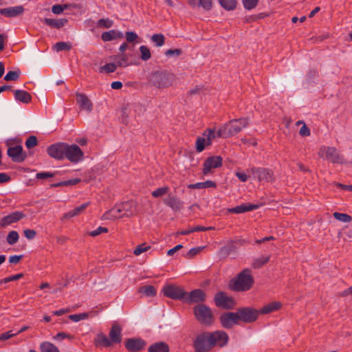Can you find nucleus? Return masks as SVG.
Masks as SVG:
<instances>
[{"label": "nucleus", "instance_id": "a19ab883", "mask_svg": "<svg viewBox=\"0 0 352 352\" xmlns=\"http://www.w3.org/2000/svg\"><path fill=\"white\" fill-rule=\"evenodd\" d=\"M333 215L335 219L342 222L349 223L351 222L352 220L351 216H350L348 214L336 212L333 213Z\"/></svg>", "mask_w": 352, "mask_h": 352}, {"label": "nucleus", "instance_id": "8fccbe9b", "mask_svg": "<svg viewBox=\"0 0 352 352\" xmlns=\"http://www.w3.org/2000/svg\"><path fill=\"white\" fill-rule=\"evenodd\" d=\"M151 246L147 245L146 243H144L139 245H138L135 249L133 250V254L136 256L140 255V254L146 252L150 250Z\"/></svg>", "mask_w": 352, "mask_h": 352}, {"label": "nucleus", "instance_id": "bf43d9fd", "mask_svg": "<svg viewBox=\"0 0 352 352\" xmlns=\"http://www.w3.org/2000/svg\"><path fill=\"white\" fill-rule=\"evenodd\" d=\"M108 232V229L105 227H98L96 230L89 232V235L91 236H96L101 233H107Z\"/></svg>", "mask_w": 352, "mask_h": 352}, {"label": "nucleus", "instance_id": "393cba45", "mask_svg": "<svg viewBox=\"0 0 352 352\" xmlns=\"http://www.w3.org/2000/svg\"><path fill=\"white\" fill-rule=\"evenodd\" d=\"M258 208V205L251 204H241L240 206H237L236 207L228 209L229 212L235 213V214H241L248 211H252L256 210Z\"/></svg>", "mask_w": 352, "mask_h": 352}, {"label": "nucleus", "instance_id": "aec40b11", "mask_svg": "<svg viewBox=\"0 0 352 352\" xmlns=\"http://www.w3.org/2000/svg\"><path fill=\"white\" fill-rule=\"evenodd\" d=\"M76 102L79 105L81 110H85L87 112H91L93 109V103L90 99L85 94L76 93Z\"/></svg>", "mask_w": 352, "mask_h": 352}, {"label": "nucleus", "instance_id": "473e14b6", "mask_svg": "<svg viewBox=\"0 0 352 352\" xmlns=\"http://www.w3.org/2000/svg\"><path fill=\"white\" fill-rule=\"evenodd\" d=\"M219 5L227 11H232L236 8L237 0H218Z\"/></svg>", "mask_w": 352, "mask_h": 352}, {"label": "nucleus", "instance_id": "7ed1b4c3", "mask_svg": "<svg viewBox=\"0 0 352 352\" xmlns=\"http://www.w3.org/2000/svg\"><path fill=\"white\" fill-rule=\"evenodd\" d=\"M175 75L168 70H157L151 73L148 82L158 89L171 87L175 81Z\"/></svg>", "mask_w": 352, "mask_h": 352}, {"label": "nucleus", "instance_id": "c9c22d12", "mask_svg": "<svg viewBox=\"0 0 352 352\" xmlns=\"http://www.w3.org/2000/svg\"><path fill=\"white\" fill-rule=\"evenodd\" d=\"M41 352H60L58 349L49 342H42L40 345Z\"/></svg>", "mask_w": 352, "mask_h": 352}, {"label": "nucleus", "instance_id": "58836bf2", "mask_svg": "<svg viewBox=\"0 0 352 352\" xmlns=\"http://www.w3.org/2000/svg\"><path fill=\"white\" fill-rule=\"evenodd\" d=\"M151 40L157 47H161L165 43V37L161 33L152 35Z\"/></svg>", "mask_w": 352, "mask_h": 352}, {"label": "nucleus", "instance_id": "1a4fd4ad", "mask_svg": "<svg viewBox=\"0 0 352 352\" xmlns=\"http://www.w3.org/2000/svg\"><path fill=\"white\" fill-rule=\"evenodd\" d=\"M65 158L72 163H78L83 160L84 153L78 145H70L66 143L64 159Z\"/></svg>", "mask_w": 352, "mask_h": 352}, {"label": "nucleus", "instance_id": "f8f14e48", "mask_svg": "<svg viewBox=\"0 0 352 352\" xmlns=\"http://www.w3.org/2000/svg\"><path fill=\"white\" fill-rule=\"evenodd\" d=\"M163 292L164 296L166 297L174 300L183 299L184 301V298L187 294V292H185L181 287L175 285H168L164 286L163 288Z\"/></svg>", "mask_w": 352, "mask_h": 352}, {"label": "nucleus", "instance_id": "13d9d810", "mask_svg": "<svg viewBox=\"0 0 352 352\" xmlns=\"http://www.w3.org/2000/svg\"><path fill=\"white\" fill-rule=\"evenodd\" d=\"M55 176V173L50 172H41L36 175V178L38 179H45L47 178L53 177Z\"/></svg>", "mask_w": 352, "mask_h": 352}, {"label": "nucleus", "instance_id": "338daca9", "mask_svg": "<svg viewBox=\"0 0 352 352\" xmlns=\"http://www.w3.org/2000/svg\"><path fill=\"white\" fill-rule=\"evenodd\" d=\"M299 134L302 137H307L310 135V129L305 124H303L302 126L300 129Z\"/></svg>", "mask_w": 352, "mask_h": 352}, {"label": "nucleus", "instance_id": "4c0bfd02", "mask_svg": "<svg viewBox=\"0 0 352 352\" xmlns=\"http://www.w3.org/2000/svg\"><path fill=\"white\" fill-rule=\"evenodd\" d=\"M270 256H262L261 258H258L254 259L252 263V267L254 269H258L261 267L263 265L266 264L270 261Z\"/></svg>", "mask_w": 352, "mask_h": 352}, {"label": "nucleus", "instance_id": "a18cd8bd", "mask_svg": "<svg viewBox=\"0 0 352 352\" xmlns=\"http://www.w3.org/2000/svg\"><path fill=\"white\" fill-rule=\"evenodd\" d=\"M20 71H10L4 77V80L6 81H16L19 79L20 76Z\"/></svg>", "mask_w": 352, "mask_h": 352}, {"label": "nucleus", "instance_id": "4468645a", "mask_svg": "<svg viewBox=\"0 0 352 352\" xmlns=\"http://www.w3.org/2000/svg\"><path fill=\"white\" fill-rule=\"evenodd\" d=\"M206 300V293L200 289H194L190 293H187L184 298V302L192 304V303H199L205 302Z\"/></svg>", "mask_w": 352, "mask_h": 352}, {"label": "nucleus", "instance_id": "680f3d73", "mask_svg": "<svg viewBox=\"0 0 352 352\" xmlns=\"http://www.w3.org/2000/svg\"><path fill=\"white\" fill-rule=\"evenodd\" d=\"M138 36L134 32H126V40L129 43H132L136 41Z\"/></svg>", "mask_w": 352, "mask_h": 352}, {"label": "nucleus", "instance_id": "dca6fc26", "mask_svg": "<svg viewBox=\"0 0 352 352\" xmlns=\"http://www.w3.org/2000/svg\"><path fill=\"white\" fill-rule=\"evenodd\" d=\"M8 155L14 162H23L27 157V155L23 151V147L20 145L9 147L7 151Z\"/></svg>", "mask_w": 352, "mask_h": 352}, {"label": "nucleus", "instance_id": "7c9ffc66", "mask_svg": "<svg viewBox=\"0 0 352 352\" xmlns=\"http://www.w3.org/2000/svg\"><path fill=\"white\" fill-rule=\"evenodd\" d=\"M88 203H85L81 204L80 206L74 208L73 210L69 211L68 212L64 214L63 216L62 219H69L72 217H74V216H76L79 214H80L88 206Z\"/></svg>", "mask_w": 352, "mask_h": 352}, {"label": "nucleus", "instance_id": "9d476101", "mask_svg": "<svg viewBox=\"0 0 352 352\" xmlns=\"http://www.w3.org/2000/svg\"><path fill=\"white\" fill-rule=\"evenodd\" d=\"M214 302L217 307L225 309H232L236 305L234 299L224 292H217L214 296Z\"/></svg>", "mask_w": 352, "mask_h": 352}, {"label": "nucleus", "instance_id": "0eeeda50", "mask_svg": "<svg viewBox=\"0 0 352 352\" xmlns=\"http://www.w3.org/2000/svg\"><path fill=\"white\" fill-rule=\"evenodd\" d=\"M193 312L196 319L204 324H211L213 321V314L210 308L204 304L194 307Z\"/></svg>", "mask_w": 352, "mask_h": 352}, {"label": "nucleus", "instance_id": "f3484780", "mask_svg": "<svg viewBox=\"0 0 352 352\" xmlns=\"http://www.w3.org/2000/svg\"><path fill=\"white\" fill-rule=\"evenodd\" d=\"M222 161L223 159L220 156L208 157L204 164L203 174L207 175L210 173L212 168L221 166Z\"/></svg>", "mask_w": 352, "mask_h": 352}, {"label": "nucleus", "instance_id": "4be33fe9", "mask_svg": "<svg viewBox=\"0 0 352 352\" xmlns=\"http://www.w3.org/2000/svg\"><path fill=\"white\" fill-rule=\"evenodd\" d=\"M119 208L124 217H131L133 215L136 211V206L133 201H124L118 204Z\"/></svg>", "mask_w": 352, "mask_h": 352}, {"label": "nucleus", "instance_id": "e433bc0d", "mask_svg": "<svg viewBox=\"0 0 352 352\" xmlns=\"http://www.w3.org/2000/svg\"><path fill=\"white\" fill-rule=\"evenodd\" d=\"M139 292L145 294L146 296H154L156 295V289L152 285H145L139 289Z\"/></svg>", "mask_w": 352, "mask_h": 352}, {"label": "nucleus", "instance_id": "864d4df0", "mask_svg": "<svg viewBox=\"0 0 352 352\" xmlns=\"http://www.w3.org/2000/svg\"><path fill=\"white\" fill-rule=\"evenodd\" d=\"M67 8H68V5H67V4H64V5L56 4L52 6V11L54 14H60Z\"/></svg>", "mask_w": 352, "mask_h": 352}, {"label": "nucleus", "instance_id": "3c124183", "mask_svg": "<svg viewBox=\"0 0 352 352\" xmlns=\"http://www.w3.org/2000/svg\"><path fill=\"white\" fill-rule=\"evenodd\" d=\"M89 316L87 313H82L79 314L69 315V318L74 322H78L82 320L87 319Z\"/></svg>", "mask_w": 352, "mask_h": 352}, {"label": "nucleus", "instance_id": "20e7f679", "mask_svg": "<svg viewBox=\"0 0 352 352\" xmlns=\"http://www.w3.org/2000/svg\"><path fill=\"white\" fill-rule=\"evenodd\" d=\"M254 283L251 270L245 268L231 280L230 288L234 292H246L252 288Z\"/></svg>", "mask_w": 352, "mask_h": 352}, {"label": "nucleus", "instance_id": "cd10ccee", "mask_svg": "<svg viewBox=\"0 0 352 352\" xmlns=\"http://www.w3.org/2000/svg\"><path fill=\"white\" fill-rule=\"evenodd\" d=\"M43 21L48 26L56 29H60L65 25L67 23V19H48L45 18L43 20Z\"/></svg>", "mask_w": 352, "mask_h": 352}, {"label": "nucleus", "instance_id": "5701e85b", "mask_svg": "<svg viewBox=\"0 0 352 352\" xmlns=\"http://www.w3.org/2000/svg\"><path fill=\"white\" fill-rule=\"evenodd\" d=\"M24 11L23 6H14L2 8L0 10L1 14L7 16V17H14L21 14H22Z\"/></svg>", "mask_w": 352, "mask_h": 352}, {"label": "nucleus", "instance_id": "49530a36", "mask_svg": "<svg viewBox=\"0 0 352 352\" xmlns=\"http://www.w3.org/2000/svg\"><path fill=\"white\" fill-rule=\"evenodd\" d=\"M258 1L259 0H242L244 8L248 10H251L255 8L258 5Z\"/></svg>", "mask_w": 352, "mask_h": 352}, {"label": "nucleus", "instance_id": "5fc2aeb1", "mask_svg": "<svg viewBox=\"0 0 352 352\" xmlns=\"http://www.w3.org/2000/svg\"><path fill=\"white\" fill-rule=\"evenodd\" d=\"M199 7L202 8L206 11H209L212 8L213 0H199Z\"/></svg>", "mask_w": 352, "mask_h": 352}, {"label": "nucleus", "instance_id": "f03ea898", "mask_svg": "<svg viewBox=\"0 0 352 352\" xmlns=\"http://www.w3.org/2000/svg\"><path fill=\"white\" fill-rule=\"evenodd\" d=\"M228 342V334L223 331H216L212 333L204 332L198 335L193 343L196 352H206L215 346L223 347Z\"/></svg>", "mask_w": 352, "mask_h": 352}, {"label": "nucleus", "instance_id": "09e8293b", "mask_svg": "<svg viewBox=\"0 0 352 352\" xmlns=\"http://www.w3.org/2000/svg\"><path fill=\"white\" fill-rule=\"evenodd\" d=\"M116 65L120 67H125L130 65L128 60V57L126 54H122V56H118L116 58Z\"/></svg>", "mask_w": 352, "mask_h": 352}, {"label": "nucleus", "instance_id": "69168bd1", "mask_svg": "<svg viewBox=\"0 0 352 352\" xmlns=\"http://www.w3.org/2000/svg\"><path fill=\"white\" fill-rule=\"evenodd\" d=\"M24 236L29 240L33 239L36 235V232L34 230L26 229L23 231Z\"/></svg>", "mask_w": 352, "mask_h": 352}, {"label": "nucleus", "instance_id": "a211bd4d", "mask_svg": "<svg viewBox=\"0 0 352 352\" xmlns=\"http://www.w3.org/2000/svg\"><path fill=\"white\" fill-rule=\"evenodd\" d=\"M221 325L226 329H230L234 324H239V320L236 312H228L220 316Z\"/></svg>", "mask_w": 352, "mask_h": 352}, {"label": "nucleus", "instance_id": "4d7b16f0", "mask_svg": "<svg viewBox=\"0 0 352 352\" xmlns=\"http://www.w3.org/2000/svg\"><path fill=\"white\" fill-rule=\"evenodd\" d=\"M23 274H16V275H14V276L6 277V278H5L3 279H1L0 280V283L1 284H2V283H9L10 281L16 280L20 279L21 277H23Z\"/></svg>", "mask_w": 352, "mask_h": 352}, {"label": "nucleus", "instance_id": "6e6552de", "mask_svg": "<svg viewBox=\"0 0 352 352\" xmlns=\"http://www.w3.org/2000/svg\"><path fill=\"white\" fill-rule=\"evenodd\" d=\"M236 314L239 323H252L257 320L259 316L258 310L250 307L239 308Z\"/></svg>", "mask_w": 352, "mask_h": 352}, {"label": "nucleus", "instance_id": "bb28decb", "mask_svg": "<svg viewBox=\"0 0 352 352\" xmlns=\"http://www.w3.org/2000/svg\"><path fill=\"white\" fill-rule=\"evenodd\" d=\"M16 100L23 103L28 104L32 101V96L26 91L16 89L14 91Z\"/></svg>", "mask_w": 352, "mask_h": 352}, {"label": "nucleus", "instance_id": "412c9836", "mask_svg": "<svg viewBox=\"0 0 352 352\" xmlns=\"http://www.w3.org/2000/svg\"><path fill=\"white\" fill-rule=\"evenodd\" d=\"M164 204L170 207L174 211H180L183 207L184 204L179 199L172 195L164 199Z\"/></svg>", "mask_w": 352, "mask_h": 352}, {"label": "nucleus", "instance_id": "9b49d317", "mask_svg": "<svg viewBox=\"0 0 352 352\" xmlns=\"http://www.w3.org/2000/svg\"><path fill=\"white\" fill-rule=\"evenodd\" d=\"M248 171L260 182H272L274 180L273 171L268 168L253 167Z\"/></svg>", "mask_w": 352, "mask_h": 352}, {"label": "nucleus", "instance_id": "39448f33", "mask_svg": "<svg viewBox=\"0 0 352 352\" xmlns=\"http://www.w3.org/2000/svg\"><path fill=\"white\" fill-rule=\"evenodd\" d=\"M122 341V327L117 323L112 324L109 338L103 334L99 333L95 340L96 345H101L105 347L111 346L115 344H119Z\"/></svg>", "mask_w": 352, "mask_h": 352}, {"label": "nucleus", "instance_id": "de8ad7c7", "mask_svg": "<svg viewBox=\"0 0 352 352\" xmlns=\"http://www.w3.org/2000/svg\"><path fill=\"white\" fill-rule=\"evenodd\" d=\"M116 68V63H107L100 67V72L111 73L115 72Z\"/></svg>", "mask_w": 352, "mask_h": 352}, {"label": "nucleus", "instance_id": "2f4dec72", "mask_svg": "<svg viewBox=\"0 0 352 352\" xmlns=\"http://www.w3.org/2000/svg\"><path fill=\"white\" fill-rule=\"evenodd\" d=\"M216 186L217 185L215 182L208 180L204 182H198L196 184H190L188 186V188L192 189H202L208 188H215Z\"/></svg>", "mask_w": 352, "mask_h": 352}, {"label": "nucleus", "instance_id": "2eb2a0df", "mask_svg": "<svg viewBox=\"0 0 352 352\" xmlns=\"http://www.w3.org/2000/svg\"><path fill=\"white\" fill-rule=\"evenodd\" d=\"M25 217V214L21 211H14L2 217L0 220V228H6L8 226L16 223Z\"/></svg>", "mask_w": 352, "mask_h": 352}, {"label": "nucleus", "instance_id": "052dcab7", "mask_svg": "<svg viewBox=\"0 0 352 352\" xmlns=\"http://www.w3.org/2000/svg\"><path fill=\"white\" fill-rule=\"evenodd\" d=\"M128 118H129V113L127 111V109L125 107L122 108L121 116H120V120H121L122 123L126 125L128 124Z\"/></svg>", "mask_w": 352, "mask_h": 352}, {"label": "nucleus", "instance_id": "79ce46f5", "mask_svg": "<svg viewBox=\"0 0 352 352\" xmlns=\"http://www.w3.org/2000/svg\"><path fill=\"white\" fill-rule=\"evenodd\" d=\"M140 58L142 60H148L151 57L150 50L145 45H141L140 47Z\"/></svg>", "mask_w": 352, "mask_h": 352}, {"label": "nucleus", "instance_id": "f257e3e1", "mask_svg": "<svg viewBox=\"0 0 352 352\" xmlns=\"http://www.w3.org/2000/svg\"><path fill=\"white\" fill-rule=\"evenodd\" d=\"M250 120L248 118L233 119L228 123L220 126L219 130L216 127L206 129L202 136H199L195 142L196 151L198 153L202 152L206 146H210L212 140L216 138H230L235 135L248 126Z\"/></svg>", "mask_w": 352, "mask_h": 352}, {"label": "nucleus", "instance_id": "774afa93", "mask_svg": "<svg viewBox=\"0 0 352 352\" xmlns=\"http://www.w3.org/2000/svg\"><path fill=\"white\" fill-rule=\"evenodd\" d=\"M16 336L15 333H11V331H8L0 335V341L7 340L14 336Z\"/></svg>", "mask_w": 352, "mask_h": 352}, {"label": "nucleus", "instance_id": "72a5a7b5", "mask_svg": "<svg viewBox=\"0 0 352 352\" xmlns=\"http://www.w3.org/2000/svg\"><path fill=\"white\" fill-rule=\"evenodd\" d=\"M122 34L121 32H116V30H110L109 32H104L102 34L101 38L104 41H110L117 38H122Z\"/></svg>", "mask_w": 352, "mask_h": 352}, {"label": "nucleus", "instance_id": "f704fd0d", "mask_svg": "<svg viewBox=\"0 0 352 352\" xmlns=\"http://www.w3.org/2000/svg\"><path fill=\"white\" fill-rule=\"evenodd\" d=\"M81 181L80 179L74 178L66 181L60 182L58 183L51 184L52 188H56L60 186H74L80 183Z\"/></svg>", "mask_w": 352, "mask_h": 352}, {"label": "nucleus", "instance_id": "ea45409f", "mask_svg": "<svg viewBox=\"0 0 352 352\" xmlns=\"http://www.w3.org/2000/svg\"><path fill=\"white\" fill-rule=\"evenodd\" d=\"M54 50L56 52L69 51L72 49V45L65 42H58L54 45Z\"/></svg>", "mask_w": 352, "mask_h": 352}, {"label": "nucleus", "instance_id": "a878e982", "mask_svg": "<svg viewBox=\"0 0 352 352\" xmlns=\"http://www.w3.org/2000/svg\"><path fill=\"white\" fill-rule=\"evenodd\" d=\"M237 247L235 245L232 240H230L224 246L221 247L219 250V255L221 258H226L232 252L236 251Z\"/></svg>", "mask_w": 352, "mask_h": 352}, {"label": "nucleus", "instance_id": "0e129e2a", "mask_svg": "<svg viewBox=\"0 0 352 352\" xmlns=\"http://www.w3.org/2000/svg\"><path fill=\"white\" fill-rule=\"evenodd\" d=\"M182 51L180 49H170L166 51L165 55L167 56H179L182 54Z\"/></svg>", "mask_w": 352, "mask_h": 352}, {"label": "nucleus", "instance_id": "ddd939ff", "mask_svg": "<svg viewBox=\"0 0 352 352\" xmlns=\"http://www.w3.org/2000/svg\"><path fill=\"white\" fill-rule=\"evenodd\" d=\"M66 143L58 142L47 147V154L58 160L64 159Z\"/></svg>", "mask_w": 352, "mask_h": 352}, {"label": "nucleus", "instance_id": "423d86ee", "mask_svg": "<svg viewBox=\"0 0 352 352\" xmlns=\"http://www.w3.org/2000/svg\"><path fill=\"white\" fill-rule=\"evenodd\" d=\"M318 155L333 164H344V156L333 146H322L320 147Z\"/></svg>", "mask_w": 352, "mask_h": 352}, {"label": "nucleus", "instance_id": "37998d69", "mask_svg": "<svg viewBox=\"0 0 352 352\" xmlns=\"http://www.w3.org/2000/svg\"><path fill=\"white\" fill-rule=\"evenodd\" d=\"M19 235L16 231H10L6 238L7 243L10 245H14L19 241Z\"/></svg>", "mask_w": 352, "mask_h": 352}, {"label": "nucleus", "instance_id": "6ab92c4d", "mask_svg": "<svg viewBox=\"0 0 352 352\" xmlns=\"http://www.w3.org/2000/svg\"><path fill=\"white\" fill-rule=\"evenodd\" d=\"M146 342L141 338H129L125 342L126 349L131 352H138L146 346Z\"/></svg>", "mask_w": 352, "mask_h": 352}, {"label": "nucleus", "instance_id": "c756f323", "mask_svg": "<svg viewBox=\"0 0 352 352\" xmlns=\"http://www.w3.org/2000/svg\"><path fill=\"white\" fill-rule=\"evenodd\" d=\"M148 352H169V346L164 342H155L148 348Z\"/></svg>", "mask_w": 352, "mask_h": 352}, {"label": "nucleus", "instance_id": "6e6d98bb", "mask_svg": "<svg viewBox=\"0 0 352 352\" xmlns=\"http://www.w3.org/2000/svg\"><path fill=\"white\" fill-rule=\"evenodd\" d=\"M37 145V138L34 135L30 136L25 141V146L28 148H32Z\"/></svg>", "mask_w": 352, "mask_h": 352}, {"label": "nucleus", "instance_id": "e2e57ef3", "mask_svg": "<svg viewBox=\"0 0 352 352\" xmlns=\"http://www.w3.org/2000/svg\"><path fill=\"white\" fill-rule=\"evenodd\" d=\"M112 24V21L108 19H100L98 22V25L99 26L104 27L106 28L111 27Z\"/></svg>", "mask_w": 352, "mask_h": 352}, {"label": "nucleus", "instance_id": "c85d7f7f", "mask_svg": "<svg viewBox=\"0 0 352 352\" xmlns=\"http://www.w3.org/2000/svg\"><path fill=\"white\" fill-rule=\"evenodd\" d=\"M281 307V303L279 302H272L265 306H263L259 311V314H267L275 311L279 309Z\"/></svg>", "mask_w": 352, "mask_h": 352}, {"label": "nucleus", "instance_id": "603ef678", "mask_svg": "<svg viewBox=\"0 0 352 352\" xmlns=\"http://www.w3.org/2000/svg\"><path fill=\"white\" fill-rule=\"evenodd\" d=\"M65 338L72 340L74 338V336L65 332H59L54 337V339L58 341H62Z\"/></svg>", "mask_w": 352, "mask_h": 352}, {"label": "nucleus", "instance_id": "b1692460", "mask_svg": "<svg viewBox=\"0 0 352 352\" xmlns=\"http://www.w3.org/2000/svg\"><path fill=\"white\" fill-rule=\"evenodd\" d=\"M123 216L120 211L118 204H116L113 208L104 212L102 217L104 220H114L116 219L122 218Z\"/></svg>", "mask_w": 352, "mask_h": 352}, {"label": "nucleus", "instance_id": "c03bdc74", "mask_svg": "<svg viewBox=\"0 0 352 352\" xmlns=\"http://www.w3.org/2000/svg\"><path fill=\"white\" fill-rule=\"evenodd\" d=\"M169 191V187L163 186L161 188H158L156 190H153L151 193L152 196L155 198L160 197L167 194Z\"/></svg>", "mask_w": 352, "mask_h": 352}]
</instances>
